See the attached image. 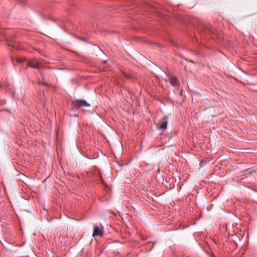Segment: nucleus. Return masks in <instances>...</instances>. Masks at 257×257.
<instances>
[{"instance_id":"nucleus-5","label":"nucleus","mask_w":257,"mask_h":257,"mask_svg":"<svg viewBox=\"0 0 257 257\" xmlns=\"http://www.w3.org/2000/svg\"><path fill=\"white\" fill-rule=\"evenodd\" d=\"M27 67H31L32 68L37 69L38 70V71L40 70L39 66L38 65H37L35 62V63H33V62L29 63Z\"/></svg>"},{"instance_id":"nucleus-11","label":"nucleus","mask_w":257,"mask_h":257,"mask_svg":"<svg viewBox=\"0 0 257 257\" xmlns=\"http://www.w3.org/2000/svg\"><path fill=\"white\" fill-rule=\"evenodd\" d=\"M205 164V162L203 161H201L200 163V164L201 166H202L203 164Z\"/></svg>"},{"instance_id":"nucleus-10","label":"nucleus","mask_w":257,"mask_h":257,"mask_svg":"<svg viewBox=\"0 0 257 257\" xmlns=\"http://www.w3.org/2000/svg\"><path fill=\"white\" fill-rule=\"evenodd\" d=\"M39 73L41 74V75L42 76L43 79H44V75L43 74V73L40 70H39Z\"/></svg>"},{"instance_id":"nucleus-9","label":"nucleus","mask_w":257,"mask_h":257,"mask_svg":"<svg viewBox=\"0 0 257 257\" xmlns=\"http://www.w3.org/2000/svg\"><path fill=\"white\" fill-rule=\"evenodd\" d=\"M25 60H26V58H22V59L18 58V59H17V62H18V63H22V62H23L25 61Z\"/></svg>"},{"instance_id":"nucleus-7","label":"nucleus","mask_w":257,"mask_h":257,"mask_svg":"<svg viewBox=\"0 0 257 257\" xmlns=\"http://www.w3.org/2000/svg\"><path fill=\"white\" fill-rule=\"evenodd\" d=\"M38 83L39 85H46V86L49 85V83H47V82H43L39 81Z\"/></svg>"},{"instance_id":"nucleus-1","label":"nucleus","mask_w":257,"mask_h":257,"mask_svg":"<svg viewBox=\"0 0 257 257\" xmlns=\"http://www.w3.org/2000/svg\"><path fill=\"white\" fill-rule=\"evenodd\" d=\"M90 104L83 99H75L72 101L71 106L72 108L79 109L82 107H89Z\"/></svg>"},{"instance_id":"nucleus-12","label":"nucleus","mask_w":257,"mask_h":257,"mask_svg":"<svg viewBox=\"0 0 257 257\" xmlns=\"http://www.w3.org/2000/svg\"><path fill=\"white\" fill-rule=\"evenodd\" d=\"M78 115H79L78 114H75V116L76 117H77V116H78Z\"/></svg>"},{"instance_id":"nucleus-8","label":"nucleus","mask_w":257,"mask_h":257,"mask_svg":"<svg viewBox=\"0 0 257 257\" xmlns=\"http://www.w3.org/2000/svg\"><path fill=\"white\" fill-rule=\"evenodd\" d=\"M35 63H36L37 65H38L39 66V68L41 66L42 63L40 60H36Z\"/></svg>"},{"instance_id":"nucleus-6","label":"nucleus","mask_w":257,"mask_h":257,"mask_svg":"<svg viewBox=\"0 0 257 257\" xmlns=\"http://www.w3.org/2000/svg\"><path fill=\"white\" fill-rule=\"evenodd\" d=\"M203 30L204 31L206 30V31H207L209 32H210L211 33H214V29H212L211 26H203Z\"/></svg>"},{"instance_id":"nucleus-2","label":"nucleus","mask_w":257,"mask_h":257,"mask_svg":"<svg viewBox=\"0 0 257 257\" xmlns=\"http://www.w3.org/2000/svg\"><path fill=\"white\" fill-rule=\"evenodd\" d=\"M167 77L168 82L172 86L176 87L180 85V82L176 76L171 74H168L167 75Z\"/></svg>"},{"instance_id":"nucleus-13","label":"nucleus","mask_w":257,"mask_h":257,"mask_svg":"<svg viewBox=\"0 0 257 257\" xmlns=\"http://www.w3.org/2000/svg\"><path fill=\"white\" fill-rule=\"evenodd\" d=\"M103 63H104V65H105V63H106V61H104V62H103Z\"/></svg>"},{"instance_id":"nucleus-4","label":"nucleus","mask_w":257,"mask_h":257,"mask_svg":"<svg viewBox=\"0 0 257 257\" xmlns=\"http://www.w3.org/2000/svg\"><path fill=\"white\" fill-rule=\"evenodd\" d=\"M168 117L165 116L163 118V120L161 121L159 128L164 132L168 124Z\"/></svg>"},{"instance_id":"nucleus-3","label":"nucleus","mask_w":257,"mask_h":257,"mask_svg":"<svg viewBox=\"0 0 257 257\" xmlns=\"http://www.w3.org/2000/svg\"><path fill=\"white\" fill-rule=\"evenodd\" d=\"M94 230L93 232V236H101L103 235V228H100L97 226H94Z\"/></svg>"}]
</instances>
